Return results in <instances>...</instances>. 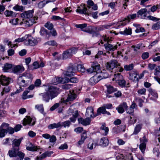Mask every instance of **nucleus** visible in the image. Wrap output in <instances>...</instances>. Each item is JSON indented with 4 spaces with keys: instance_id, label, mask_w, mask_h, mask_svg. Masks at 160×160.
<instances>
[{
    "instance_id": "59",
    "label": "nucleus",
    "mask_w": 160,
    "mask_h": 160,
    "mask_svg": "<svg viewBox=\"0 0 160 160\" xmlns=\"http://www.w3.org/2000/svg\"><path fill=\"white\" fill-rule=\"evenodd\" d=\"M146 90L145 88H143L138 90L137 92L140 95H145Z\"/></svg>"
},
{
    "instance_id": "11",
    "label": "nucleus",
    "mask_w": 160,
    "mask_h": 160,
    "mask_svg": "<svg viewBox=\"0 0 160 160\" xmlns=\"http://www.w3.org/2000/svg\"><path fill=\"white\" fill-rule=\"evenodd\" d=\"M103 40L105 41H107V43L104 44V46L105 48V49L107 51L109 52V51L111 52H113L115 49H117L118 46L117 45H114L109 44V41L108 40L107 38H104Z\"/></svg>"
},
{
    "instance_id": "55",
    "label": "nucleus",
    "mask_w": 160,
    "mask_h": 160,
    "mask_svg": "<svg viewBox=\"0 0 160 160\" xmlns=\"http://www.w3.org/2000/svg\"><path fill=\"white\" fill-rule=\"evenodd\" d=\"M47 4V2H46L45 0H44L43 1L40 2L38 3V7L40 8H42Z\"/></svg>"
},
{
    "instance_id": "58",
    "label": "nucleus",
    "mask_w": 160,
    "mask_h": 160,
    "mask_svg": "<svg viewBox=\"0 0 160 160\" xmlns=\"http://www.w3.org/2000/svg\"><path fill=\"white\" fill-rule=\"evenodd\" d=\"M45 44L49 45L57 46V43L54 40L49 41L45 43Z\"/></svg>"
},
{
    "instance_id": "52",
    "label": "nucleus",
    "mask_w": 160,
    "mask_h": 160,
    "mask_svg": "<svg viewBox=\"0 0 160 160\" xmlns=\"http://www.w3.org/2000/svg\"><path fill=\"white\" fill-rule=\"evenodd\" d=\"M25 154L22 152L18 151L16 155V157L18 156L19 157V160H22L25 156Z\"/></svg>"
},
{
    "instance_id": "35",
    "label": "nucleus",
    "mask_w": 160,
    "mask_h": 160,
    "mask_svg": "<svg viewBox=\"0 0 160 160\" xmlns=\"http://www.w3.org/2000/svg\"><path fill=\"white\" fill-rule=\"evenodd\" d=\"M5 124L6 128L7 129L6 130L7 131V133L8 132L10 134H12L14 132L15 130L14 129L9 126V125L7 123L5 122Z\"/></svg>"
},
{
    "instance_id": "13",
    "label": "nucleus",
    "mask_w": 160,
    "mask_h": 160,
    "mask_svg": "<svg viewBox=\"0 0 160 160\" xmlns=\"http://www.w3.org/2000/svg\"><path fill=\"white\" fill-rule=\"evenodd\" d=\"M22 139L21 138L18 139H14L12 141V148H14L16 150H20L19 146Z\"/></svg>"
},
{
    "instance_id": "43",
    "label": "nucleus",
    "mask_w": 160,
    "mask_h": 160,
    "mask_svg": "<svg viewBox=\"0 0 160 160\" xmlns=\"http://www.w3.org/2000/svg\"><path fill=\"white\" fill-rule=\"evenodd\" d=\"M77 71L80 72H84L85 71V69L83 65L81 64H78L77 65Z\"/></svg>"
},
{
    "instance_id": "29",
    "label": "nucleus",
    "mask_w": 160,
    "mask_h": 160,
    "mask_svg": "<svg viewBox=\"0 0 160 160\" xmlns=\"http://www.w3.org/2000/svg\"><path fill=\"white\" fill-rule=\"evenodd\" d=\"M92 65L95 72L97 73L100 72V65L98 62H92Z\"/></svg>"
},
{
    "instance_id": "60",
    "label": "nucleus",
    "mask_w": 160,
    "mask_h": 160,
    "mask_svg": "<svg viewBox=\"0 0 160 160\" xmlns=\"http://www.w3.org/2000/svg\"><path fill=\"white\" fill-rule=\"evenodd\" d=\"M118 83L119 85L122 87H124L125 86L126 82L123 78L118 81Z\"/></svg>"
},
{
    "instance_id": "21",
    "label": "nucleus",
    "mask_w": 160,
    "mask_h": 160,
    "mask_svg": "<svg viewBox=\"0 0 160 160\" xmlns=\"http://www.w3.org/2000/svg\"><path fill=\"white\" fill-rule=\"evenodd\" d=\"M78 121L79 123L85 126L89 124L90 123V120L89 118L84 119L82 118H80L78 119Z\"/></svg>"
},
{
    "instance_id": "63",
    "label": "nucleus",
    "mask_w": 160,
    "mask_h": 160,
    "mask_svg": "<svg viewBox=\"0 0 160 160\" xmlns=\"http://www.w3.org/2000/svg\"><path fill=\"white\" fill-rule=\"evenodd\" d=\"M51 19L53 20L57 21L58 20H62L63 18L58 16L53 15Z\"/></svg>"
},
{
    "instance_id": "2",
    "label": "nucleus",
    "mask_w": 160,
    "mask_h": 160,
    "mask_svg": "<svg viewBox=\"0 0 160 160\" xmlns=\"http://www.w3.org/2000/svg\"><path fill=\"white\" fill-rule=\"evenodd\" d=\"M45 91L47 92L50 95L51 100L56 97L59 93V88L56 86L49 85L45 89Z\"/></svg>"
},
{
    "instance_id": "37",
    "label": "nucleus",
    "mask_w": 160,
    "mask_h": 160,
    "mask_svg": "<svg viewBox=\"0 0 160 160\" xmlns=\"http://www.w3.org/2000/svg\"><path fill=\"white\" fill-rule=\"evenodd\" d=\"M142 124L136 125L135 127L133 134L135 135L137 134L138 133L140 132L141 129L142 128Z\"/></svg>"
},
{
    "instance_id": "10",
    "label": "nucleus",
    "mask_w": 160,
    "mask_h": 160,
    "mask_svg": "<svg viewBox=\"0 0 160 160\" xmlns=\"http://www.w3.org/2000/svg\"><path fill=\"white\" fill-rule=\"evenodd\" d=\"M36 122V118H31L30 116H27L25 118L23 122V125L26 126L27 124L33 126Z\"/></svg>"
},
{
    "instance_id": "48",
    "label": "nucleus",
    "mask_w": 160,
    "mask_h": 160,
    "mask_svg": "<svg viewBox=\"0 0 160 160\" xmlns=\"http://www.w3.org/2000/svg\"><path fill=\"white\" fill-rule=\"evenodd\" d=\"M134 67L133 64L131 63L129 65H126L124 66V68L126 71H130L133 69Z\"/></svg>"
},
{
    "instance_id": "47",
    "label": "nucleus",
    "mask_w": 160,
    "mask_h": 160,
    "mask_svg": "<svg viewBox=\"0 0 160 160\" xmlns=\"http://www.w3.org/2000/svg\"><path fill=\"white\" fill-rule=\"evenodd\" d=\"M98 12L97 11L92 12L90 10H89L88 15L92 16L93 18L96 19L98 18Z\"/></svg>"
},
{
    "instance_id": "7",
    "label": "nucleus",
    "mask_w": 160,
    "mask_h": 160,
    "mask_svg": "<svg viewBox=\"0 0 160 160\" xmlns=\"http://www.w3.org/2000/svg\"><path fill=\"white\" fill-rule=\"evenodd\" d=\"M118 65L117 61L115 60H113L106 63V68L109 71L112 72V70Z\"/></svg>"
},
{
    "instance_id": "23",
    "label": "nucleus",
    "mask_w": 160,
    "mask_h": 160,
    "mask_svg": "<svg viewBox=\"0 0 160 160\" xmlns=\"http://www.w3.org/2000/svg\"><path fill=\"white\" fill-rule=\"evenodd\" d=\"M18 83L20 86V88H21L22 87H25L27 86L29 83L26 82V81L23 79L19 77L18 79Z\"/></svg>"
},
{
    "instance_id": "51",
    "label": "nucleus",
    "mask_w": 160,
    "mask_h": 160,
    "mask_svg": "<svg viewBox=\"0 0 160 160\" xmlns=\"http://www.w3.org/2000/svg\"><path fill=\"white\" fill-rule=\"evenodd\" d=\"M72 85L70 84L66 83L62 86V88L65 90H68L71 88Z\"/></svg>"
},
{
    "instance_id": "3",
    "label": "nucleus",
    "mask_w": 160,
    "mask_h": 160,
    "mask_svg": "<svg viewBox=\"0 0 160 160\" xmlns=\"http://www.w3.org/2000/svg\"><path fill=\"white\" fill-rule=\"evenodd\" d=\"M136 17V14H135L129 15L124 19L118 22L116 24V26L119 28H120L121 26H125L127 24L126 22H129L131 19H134Z\"/></svg>"
},
{
    "instance_id": "46",
    "label": "nucleus",
    "mask_w": 160,
    "mask_h": 160,
    "mask_svg": "<svg viewBox=\"0 0 160 160\" xmlns=\"http://www.w3.org/2000/svg\"><path fill=\"white\" fill-rule=\"evenodd\" d=\"M152 28L154 30H158L160 29V21L158 22L153 24Z\"/></svg>"
},
{
    "instance_id": "18",
    "label": "nucleus",
    "mask_w": 160,
    "mask_h": 160,
    "mask_svg": "<svg viewBox=\"0 0 160 160\" xmlns=\"http://www.w3.org/2000/svg\"><path fill=\"white\" fill-rule=\"evenodd\" d=\"M33 12V10L26 11L21 13V16L22 18H30L32 17Z\"/></svg>"
},
{
    "instance_id": "39",
    "label": "nucleus",
    "mask_w": 160,
    "mask_h": 160,
    "mask_svg": "<svg viewBox=\"0 0 160 160\" xmlns=\"http://www.w3.org/2000/svg\"><path fill=\"white\" fill-rule=\"evenodd\" d=\"M107 92L109 94L113 93L117 90L116 88H114L111 85H107Z\"/></svg>"
},
{
    "instance_id": "9",
    "label": "nucleus",
    "mask_w": 160,
    "mask_h": 160,
    "mask_svg": "<svg viewBox=\"0 0 160 160\" xmlns=\"http://www.w3.org/2000/svg\"><path fill=\"white\" fill-rule=\"evenodd\" d=\"M76 72V66L75 65H71L68 67L65 75L67 76H71L74 75Z\"/></svg>"
},
{
    "instance_id": "45",
    "label": "nucleus",
    "mask_w": 160,
    "mask_h": 160,
    "mask_svg": "<svg viewBox=\"0 0 160 160\" xmlns=\"http://www.w3.org/2000/svg\"><path fill=\"white\" fill-rule=\"evenodd\" d=\"M98 76L101 80L102 79L108 78L109 75L107 72H102L101 75Z\"/></svg>"
},
{
    "instance_id": "20",
    "label": "nucleus",
    "mask_w": 160,
    "mask_h": 160,
    "mask_svg": "<svg viewBox=\"0 0 160 160\" xmlns=\"http://www.w3.org/2000/svg\"><path fill=\"white\" fill-rule=\"evenodd\" d=\"M39 95L42 96L43 100L46 102H48L50 99H51L50 95L46 91L43 93H40Z\"/></svg>"
},
{
    "instance_id": "16",
    "label": "nucleus",
    "mask_w": 160,
    "mask_h": 160,
    "mask_svg": "<svg viewBox=\"0 0 160 160\" xmlns=\"http://www.w3.org/2000/svg\"><path fill=\"white\" fill-rule=\"evenodd\" d=\"M148 91L151 95L150 97V99L154 101H156L158 98V94L156 91L151 88H149Z\"/></svg>"
},
{
    "instance_id": "61",
    "label": "nucleus",
    "mask_w": 160,
    "mask_h": 160,
    "mask_svg": "<svg viewBox=\"0 0 160 160\" xmlns=\"http://www.w3.org/2000/svg\"><path fill=\"white\" fill-rule=\"evenodd\" d=\"M68 82H70L72 83H77L78 82V79L76 78L72 77L70 79L68 78Z\"/></svg>"
},
{
    "instance_id": "4",
    "label": "nucleus",
    "mask_w": 160,
    "mask_h": 160,
    "mask_svg": "<svg viewBox=\"0 0 160 160\" xmlns=\"http://www.w3.org/2000/svg\"><path fill=\"white\" fill-rule=\"evenodd\" d=\"M129 79L134 82H138L139 79L141 78L143 76V74L141 75V76L136 71H132L129 73Z\"/></svg>"
},
{
    "instance_id": "30",
    "label": "nucleus",
    "mask_w": 160,
    "mask_h": 160,
    "mask_svg": "<svg viewBox=\"0 0 160 160\" xmlns=\"http://www.w3.org/2000/svg\"><path fill=\"white\" fill-rule=\"evenodd\" d=\"M62 126V124L60 122H58L57 123H54L52 124H50L48 126V128L49 129H53L55 128H59Z\"/></svg>"
},
{
    "instance_id": "15",
    "label": "nucleus",
    "mask_w": 160,
    "mask_h": 160,
    "mask_svg": "<svg viewBox=\"0 0 160 160\" xmlns=\"http://www.w3.org/2000/svg\"><path fill=\"white\" fill-rule=\"evenodd\" d=\"M128 107L127 103L126 102H123L116 108V109L119 113H122L124 112L125 110H126Z\"/></svg>"
},
{
    "instance_id": "27",
    "label": "nucleus",
    "mask_w": 160,
    "mask_h": 160,
    "mask_svg": "<svg viewBox=\"0 0 160 160\" xmlns=\"http://www.w3.org/2000/svg\"><path fill=\"white\" fill-rule=\"evenodd\" d=\"M18 150H15L14 148H12L11 149L9 150L8 152V155L10 158L16 157Z\"/></svg>"
},
{
    "instance_id": "25",
    "label": "nucleus",
    "mask_w": 160,
    "mask_h": 160,
    "mask_svg": "<svg viewBox=\"0 0 160 160\" xmlns=\"http://www.w3.org/2000/svg\"><path fill=\"white\" fill-rule=\"evenodd\" d=\"M93 109L92 107L88 108L87 109L86 115L88 117H90L92 118H94L96 116H95L93 114Z\"/></svg>"
},
{
    "instance_id": "17",
    "label": "nucleus",
    "mask_w": 160,
    "mask_h": 160,
    "mask_svg": "<svg viewBox=\"0 0 160 160\" xmlns=\"http://www.w3.org/2000/svg\"><path fill=\"white\" fill-rule=\"evenodd\" d=\"M20 77L22 78L23 80H24L26 82L28 83H29L32 79V75L29 73L24 72Z\"/></svg>"
},
{
    "instance_id": "28",
    "label": "nucleus",
    "mask_w": 160,
    "mask_h": 160,
    "mask_svg": "<svg viewBox=\"0 0 160 160\" xmlns=\"http://www.w3.org/2000/svg\"><path fill=\"white\" fill-rule=\"evenodd\" d=\"M70 94H68L67 98L64 101L65 102L72 101L75 99L76 98V95L74 93H72L71 92V91H69Z\"/></svg>"
},
{
    "instance_id": "26",
    "label": "nucleus",
    "mask_w": 160,
    "mask_h": 160,
    "mask_svg": "<svg viewBox=\"0 0 160 160\" xmlns=\"http://www.w3.org/2000/svg\"><path fill=\"white\" fill-rule=\"evenodd\" d=\"M108 144V140L106 137L101 138L99 142V145L102 147H105Z\"/></svg>"
},
{
    "instance_id": "62",
    "label": "nucleus",
    "mask_w": 160,
    "mask_h": 160,
    "mask_svg": "<svg viewBox=\"0 0 160 160\" xmlns=\"http://www.w3.org/2000/svg\"><path fill=\"white\" fill-rule=\"evenodd\" d=\"M29 92V91L28 90V89H27L25 90L24 92H23L22 96V98L23 99H26L27 98V94Z\"/></svg>"
},
{
    "instance_id": "34",
    "label": "nucleus",
    "mask_w": 160,
    "mask_h": 160,
    "mask_svg": "<svg viewBox=\"0 0 160 160\" xmlns=\"http://www.w3.org/2000/svg\"><path fill=\"white\" fill-rule=\"evenodd\" d=\"M4 14L6 17H15L16 16V14L15 12L12 11H9L7 10L4 12Z\"/></svg>"
},
{
    "instance_id": "56",
    "label": "nucleus",
    "mask_w": 160,
    "mask_h": 160,
    "mask_svg": "<svg viewBox=\"0 0 160 160\" xmlns=\"http://www.w3.org/2000/svg\"><path fill=\"white\" fill-rule=\"evenodd\" d=\"M147 18L149 20H152L153 22H157L159 19V18H157L156 17L152 16L151 15H149L147 17Z\"/></svg>"
},
{
    "instance_id": "49",
    "label": "nucleus",
    "mask_w": 160,
    "mask_h": 160,
    "mask_svg": "<svg viewBox=\"0 0 160 160\" xmlns=\"http://www.w3.org/2000/svg\"><path fill=\"white\" fill-rule=\"evenodd\" d=\"M25 26L26 27H29L32 26L34 22H35L34 21H32L31 19H29L28 21H24Z\"/></svg>"
},
{
    "instance_id": "31",
    "label": "nucleus",
    "mask_w": 160,
    "mask_h": 160,
    "mask_svg": "<svg viewBox=\"0 0 160 160\" xmlns=\"http://www.w3.org/2000/svg\"><path fill=\"white\" fill-rule=\"evenodd\" d=\"M110 26L107 25H103L98 26L95 28V30L98 32L103 30L105 28L108 29Z\"/></svg>"
},
{
    "instance_id": "1",
    "label": "nucleus",
    "mask_w": 160,
    "mask_h": 160,
    "mask_svg": "<svg viewBox=\"0 0 160 160\" xmlns=\"http://www.w3.org/2000/svg\"><path fill=\"white\" fill-rule=\"evenodd\" d=\"M12 79L8 77H6L3 75H0V84L3 86H6L3 89L1 92V95L2 96L5 93H7L10 90V88L8 86L10 82Z\"/></svg>"
},
{
    "instance_id": "57",
    "label": "nucleus",
    "mask_w": 160,
    "mask_h": 160,
    "mask_svg": "<svg viewBox=\"0 0 160 160\" xmlns=\"http://www.w3.org/2000/svg\"><path fill=\"white\" fill-rule=\"evenodd\" d=\"M18 18H13L9 21V22L13 25H16L18 24Z\"/></svg>"
},
{
    "instance_id": "5",
    "label": "nucleus",
    "mask_w": 160,
    "mask_h": 160,
    "mask_svg": "<svg viewBox=\"0 0 160 160\" xmlns=\"http://www.w3.org/2000/svg\"><path fill=\"white\" fill-rule=\"evenodd\" d=\"M139 140L140 144L139 145V148L141 152L143 154H144L146 149V143L147 142L148 140L145 136H144L142 138H140Z\"/></svg>"
},
{
    "instance_id": "19",
    "label": "nucleus",
    "mask_w": 160,
    "mask_h": 160,
    "mask_svg": "<svg viewBox=\"0 0 160 160\" xmlns=\"http://www.w3.org/2000/svg\"><path fill=\"white\" fill-rule=\"evenodd\" d=\"M5 122H3L0 126V138L4 137L7 134V131Z\"/></svg>"
},
{
    "instance_id": "33",
    "label": "nucleus",
    "mask_w": 160,
    "mask_h": 160,
    "mask_svg": "<svg viewBox=\"0 0 160 160\" xmlns=\"http://www.w3.org/2000/svg\"><path fill=\"white\" fill-rule=\"evenodd\" d=\"M101 131L103 134L105 135H106L108 132L109 129L108 127H106L104 124H102L100 128Z\"/></svg>"
},
{
    "instance_id": "40",
    "label": "nucleus",
    "mask_w": 160,
    "mask_h": 160,
    "mask_svg": "<svg viewBox=\"0 0 160 160\" xmlns=\"http://www.w3.org/2000/svg\"><path fill=\"white\" fill-rule=\"evenodd\" d=\"M123 78V77L121 74L118 73L116 74H115L114 75V78H113V80H115L116 81L118 82L121 79Z\"/></svg>"
},
{
    "instance_id": "6",
    "label": "nucleus",
    "mask_w": 160,
    "mask_h": 160,
    "mask_svg": "<svg viewBox=\"0 0 160 160\" xmlns=\"http://www.w3.org/2000/svg\"><path fill=\"white\" fill-rule=\"evenodd\" d=\"M78 48H72L67 51H64L63 54L64 59L70 57L73 54H75L77 52Z\"/></svg>"
},
{
    "instance_id": "41",
    "label": "nucleus",
    "mask_w": 160,
    "mask_h": 160,
    "mask_svg": "<svg viewBox=\"0 0 160 160\" xmlns=\"http://www.w3.org/2000/svg\"><path fill=\"white\" fill-rule=\"evenodd\" d=\"M35 108L42 114H44V109L42 104L36 105H35Z\"/></svg>"
},
{
    "instance_id": "32",
    "label": "nucleus",
    "mask_w": 160,
    "mask_h": 160,
    "mask_svg": "<svg viewBox=\"0 0 160 160\" xmlns=\"http://www.w3.org/2000/svg\"><path fill=\"white\" fill-rule=\"evenodd\" d=\"M132 29L131 28H126L123 31H120L119 33L124 35H130L132 34Z\"/></svg>"
},
{
    "instance_id": "50",
    "label": "nucleus",
    "mask_w": 160,
    "mask_h": 160,
    "mask_svg": "<svg viewBox=\"0 0 160 160\" xmlns=\"http://www.w3.org/2000/svg\"><path fill=\"white\" fill-rule=\"evenodd\" d=\"M87 24L83 23L82 24H76L75 26L77 28H80L82 31H83V30H85V28L87 27Z\"/></svg>"
},
{
    "instance_id": "38",
    "label": "nucleus",
    "mask_w": 160,
    "mask_h": 160,
    "mask_svg": "<svg viewBox=\"0 0 160 160\" xmlns=\"http://www.w3.org/2000/svg\"><path fill=\"white\" fill-rule=\"evenodd\" d=\"M147 9L146 8H144L139 10L138 12V15H140L141 16L146 17L147 15Z\"/></svg>"
},
{
    "instance_id": "64",
    "label": "nucleus",
    "mask_w": 160,
    "mask_h": 160,
    "mask_svg": "<svg viewBox=\"0 0 160 160\" xmlns=\"http://www.w3.org/2000/svg\"><path fill=\"white\" fill-rule=\"evenodd\" d=\"M154 121L156 124L160 123V116L159 115L156 116L154 118Z\"/></svg>"
},
{
    "instance_id": "22",
    "label": "nucleus",
    "mask_w": 160,
    "mask_h": 160,
    "mask_svg": "<svg viewBox=\"0 0 160 160\" xmlns=\"http://www.w3.org/2000/svg\"><path fill=\"white\" fill-rule=\"evenodd\" d=\"M100 80L98 76H94L90 78L89 81L90 84L93 85Z\"/></svg>"
},
{
    "instance_id": "24",
    "label": "nucleus",
    "mask_w": 160,
    "mask_h": 160,
    "mask_svg": "<svg viewBox=\"0 0 160 160\" xmlns=\"http://www.w3.org/2000/svg\"><path fill=\"white\" fill-rule=\"evenodd\" d=\"M12 66L8 63L5 64L2 67V70L5 72H10L12 70Z\"/></svg>"
},
{
    "instance_id": "36",
    "label": "nucleus",
    "mask_w": 160,
    "mask_h": 160,
    "mask_svg": "<svg viewBox=\"0 0 160 160\" xmlns=\"http://www.w3.org/2000/svg\"><path fill=\"white\" fill-rule=\"evenodd\" d=\"M39 33L42 36H46L49 34L48 31L43 27L41 28Z\"/></svg>"
},
{
    "instance_id": "42",
    "label": "nucleus",
    "mask_w": 160,
    "mask_h": 160,
    "mask_svg": "<svg viewBox=\"0 0 160 160\" xmlns=\"http://www.w3.org/2000/svg\"><path fill=\"white\" fill-rule=\"evenodd\" d=\"M25 7L22 6H20L18 5H15L13 8V9L15 10L20 12H22L25 9Z\"/></svg>"
},
{
    "instance_id": "54",
    "label": "nucleus",
    "mask_w": 160,
    "mask_h": 160,
    "mask_svg": "<svg viewBox=\"0 0 160 160\" xmlns=\"http://www.w3.org/2000/svg\"><path fill=\"white\" fill-rule=\"evenodd\" d=\"M61 124H62L61 127L63 126L64 128L69 127L71 124V122L68 120L61 123Z\"/></svg>"
},
{
    "instance_id": "53",
    "label": "nucleus",
    "mask_w": 160,
    "mask_h": 160,
    "mask_svg": "<svg viewBox=\"0 0 160 160\" xmlns=\"http://www.w3.org/2000/svg\"><path fill=\"white\" fill-rule=\"evenodd\" d=\"M44 26L50 30H52L53 28V24L50 22H47L44 25Z\"/></svg>"
},
{
    "instance_id": "44",
    "label": "nucleus",
    "mask_w": 160,
    "mask_h": 160,
    "mask_svg": "<svg viewBox=\"0 0 160 160\" xmlns=\"http://www.w3.org/2000/svg\"><path fill=\"white\" fill-rule=\"evenodd\" d=\"M106 111V109L104 106L101 107L98 109L97 111V114L98 115H100L101 113L105 114Z\"/></svg>"
},
{
    "instance_id": "12",
    "label": "nucleus",
    "mask_w": 160,
    "mask_h": 160,
    "mask_svg": "<svg viewBox=\"0 0 160 160\" xmlns=\"http://www.w3.org/2000/svg\"><path fill=\"white\" fill-rule=\"evenodd\" d=\"M24 70L23 66L20 65H17L12 68V72L15 74L21 73Z\"/></svg>"
},
{
    "instance_id": "14",
    "label": "nucleus",
    "mask_w": 160,
    "mask_h": 160,
    "mask_svg": "<svg viewBox=\"0 0 160 160\" xmlns=\"http://www.w3.org/2000/svg\"><path fill=\"white\" fill-rule=\"evenodd\" d=\"M26 146L27 150L32 152L37 151L39 149V146H35L30 142H28Z\"/></svg>"
},
{
    "instance_id": "8",
    "label": "nucleus",
    "mask_w": 160,
    "mask_h": 160,
    "mask_svg": "<svg viewBox=\"0 0 160 160\" xmlns=\"http://www.w3.org/2000/svg\"><path fill=\"white\" fill-rule=\"evenodd\" d=\"M37 40L31 36L28 37V35H26V38L24 41L25 44L26 45H29L30 46H34L38 43Z\"/></svg>"
}]
</instances>
